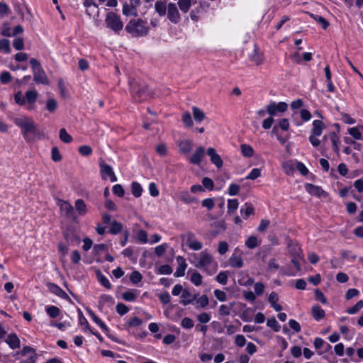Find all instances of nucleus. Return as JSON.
<instances>
[{"instance_id":"27","label":"nucleus","mask_w":363,"mask_h":363,"mask_svg":"<svg viewBox=\"0 0 363 363\" xmlns=\"http://www.w3.org/2000/svg\"><path fill=\"white\" fill-rule=\"evenodd\" d=\"M195 301H196L195 305H196V309L203 308L206 307L209 303L208 296L204 294L202 295L199 298L196 297V299Z\"/></svg>"},{"instance_id":"33","label":"nucleus","mask_w":363,"mask_h":363,"mask_svg":"<svg viewBox=\"0 0 363 363\" xmlns=\"http://www.w3.org/2000/svg\"><path fill=\"white\" fill-rule=\"evenodd\" d=\"M242 155L245 157H251L254 154V150L250 145L242 144L240 145Z\"/></svg>"},{"instance_id":"5","label":"nucleus","mask_w":363,"mask_h":363,"mask_svg":"<svg viewBox=\"0 0 363 363\" xmlns=\"http://www.w3.org/2000/svg\"><path fill=\"white\" fill-rule=\"evenodd\" d=\"M105 23L107 28L112 30L116 34H118L123 28V23L120 16L112 11L106 14Z\"/></svg>"},{"instance_id":"23","label":"nucleus","mask_w":363,"mask_h":363,"mask_svg":"<svg viewBox=\"0 0 363 363\" xmlns=\"http://www.w3.org/2000/svg\"><path fill=\"white\" fill-rule=\"evenodd\" d=\"M196 0H179L178 6L184 13H187L192 4H195Z\"/></svg>"},{"instance_id":"56","label":"nucleus","mask_w":363,"mask_h":363,"mask_svg":"<svg viewBox=\"0 0 363 363\" xmlns=\"http://www.w3.org/2000/svg\"><path fill=\"white\" fill-rule=\"evenodd\" d=\"M51 157L54 162H60L62 160L61 154L57 147L52 148Z\"/></svg>"},{"instance_id":"29","label":"nucleus","mask_w":363,"mask_h":363,"mask_svg":"<svg viewBox=\"0 0 363 363\" xmlns=\"http://www.w3.org/2000/svg\"><path fill=\"white\" fill-rule=\"evenodd\" d=\"M328 137L330 138V140L332 142L333 148L334 151L335 152L338 153V152H339V144H340V138H339V137L334 132L330 133L329 135H328Z\"/></svg>"},{"instance_id":"7","label":"nucleus","mask_w":363,"mask_h":363,"mask_svg":"<svg viewBox=\"0 0 363 363\" xmlns=\"http://www.w3.org/2000/svg\"><path fill=\"white\" fill-rule=\"evenodd\" d=\"M324 128L325 125L321 121H313V128L311 130V134L309 136V141L313 147H316L320 145V140L318 138V137L321 135Z\"/></svg>"},{"instance_id":"30","label":"nucleus","mask_w":363,"mask_h":363,"mask_svg":"<svg viewBox=\"0 0 363 363\" xmlns=\"http://www.w3.org/2000/svg\"><path fill=\"white\" fill-rule=\"evenodd\" d=\"M38 96V93L35 90H30L26 92L25 99L29 104H34Z\"/></svg>"},{"instance_id":"61","label":"nucleus","mask_w":363,"mask_h":363,"mask_svg":"<svg viewBox=\"0 0 363 363\" xmlns=\"http://www.w3.org/2000/svg\"><path fill=\"white\" fill-rule=\"evenodd\" d=\"M201 205L203 207H206L208 210H211L213 208V207L215 206V202H214L213 199L208 198V199H203L201 202Z\"/></svg>"},{"instance_id":"45","label":"nucleus","mask_w":363,"mask_h":363,"mask_svg":"<svg viewBox=\"0 0 363 363\" xmlns=\"http://www.w3.org/2000/svg\"><path fill=\"white\" fill-rule=\"evenodd\" d=\"M363 307V301H359L354 306L347 309L346 312L349 314H355Z\"/></svg>"},{"instance_id":"8","label":"nucleus","mask_w":363,"mask_h":363,"mask_svg":"<svg viewBox=\"0 0 363 363\" xmlns=\"http://www.w3.org/2000/svg\"><path fill=\"white\" fill-rule=\"evenodd\" d=\"M140 0H128V2L125 1L123 5V14L126 16H136L138 15L137 9L140 5Z\"/></svg>"},{"instance_id":"43","label":"nucleus","mask_w":363,"mask_h":363,"mask_svg":"<svg viewBox=\"0 0 363 363\" xmlns=\"http://www.w3.org/2000/svg\"><path fill=\"white\" fill-rule=\"evenodd\" d=\"M143 275L138 271H133L130 275V280L133 284L140 282Z\"/></svg>"},{"instance_id":"35","label":"nucleus","mask_w":363,"mask_h":363,"mask_svg":"<svg viewBox=\"0 0 363 363\" xmlns=\"http://www.w3.org/2000/svg\"><path fill=\"white\" fill-rule=\"evenodd\" d=\"M238 201L236 199H228V213L229 214H233L235 212V211L238 208Z\"/></svg>"},{"instance_id":"58","label":"nucleus","mask_w":363,"mask_h":363,"mask_svg":"<svg viewBox=\"0 0 363 363\" xmlns=\"http://www.w3.org/2000/svg\"><path fill=\"white\" fill-rule=\"evenodd\" d=\"M57 107V103L54 99H50L46 104V108L50 112H54Z\"/></svg>"},{"instance_id":"55","label":"nucleus","mask_w":363,"mask_h":363,"mask_svg":"<svg viewBox=\"0 0 363 363\" xmlns=\"http://www.w3.org/2000/svg\"><path fill=\"white\" fill-rule=\"evenodd\" d=\"M202 186L203 188H206L208 190H213L214 188V183L213 181L208 178V177H204L202 179Z\"/></svg>"},{"instance_id":"36","label":"nucleus","mask_w":363,"mask_h":363,"mask_svg":"<svg viewBox=\"0 0 363 363\" xmlns=\"http://www.w3.org/2000/svg\"><path fill=\"white\" fill-rule=\"evenodd\" d=\"M45 311L49 315V316L52 318L57 317L60 312V309L55 306H50L46 307Z\"/></svg>"},{"instance_id":"20","label":"nucleus","mask_w":363,"mask_h":363,"mask_svg":"<svg viewBox=\"0 0 363 363\" xmlns=\"http://www.w3.org/2000/svg\"><path fill=\"white\" fill-rule=\"evenodd\" d=\"M178 145L179 152L184 155H187L191 152L193 143L190 140H184L180 141Z\"/></svg>"},{"instance_id":"59","label":"nucleus","mask_w":363,"mask_h":363,"mask_svg":"<svg viewBox=\"0 0 363 363\" xmlns=\"http://www.w3.org/2000/svg\"><path fill=\"white\" fill-rule=\"evenodd\" d=\"M167 246L168 245L167 243H163L160 245L157 246L155 248V252L157 255V256L161 257L162 255H163L167 250Z\"/></svg>"},{"instance_id":"48","label":"nucleus","mask_w":363,"mask_h":363,"mask_svg":"<svg viewBox=\"0 0 363 363\" xmlns=\"http://www.w3.org/2000/svg\"><path fill=\"white\" fill-rule=\"evenodd\" d=\"M188 246L190 249L194 250H200L203 247L202 243L196 240H189L188 242Z\"/></svg>"},{"instance_id":"11","label":"nucleus","mask_w":363,"mask_h":363,"mask_svg":"<svg viewBox=\"0 0 363 363\" xmlns=\"http://www.w3.org/2000/svg\"><path fill=\"white\" fill-rule=\"evenodd\" d=\"M206 154L209 156L211 162L217 167L221 168L223 164V162L220 156L217 154L216 150L213 147L208 148Z\"/></svg>"},{"instance_id":"31","label":"nucleus","mask_w":363,"mask_h":363,"mask_svg":"<svg viewBox=\"0 0 363 363\" xmlns=\"http://www.w3.org/2000/svg\"><path fill=\"white\" fill-rule=\"evenodd\" d=\"M123 230V225L116 221V220H113L111 222V227L109 228V233L113 234V235H117L119 233H121Z\"/></svg>"},{"instance_id":"47","label":"nucleus","mask_w":363,"mask_h":363,"mask_svg":"<svg viewBox=\"0 0 363 363\" xmlns=\"http://www.w3.org/2000/svg\"><path fill=\"white\" fill-rule=\"evenodd\" d=\"M228 272H220L216 277V281L223 285L228 282Z\"/></svg>"},{"instance_id":"12","label":"nucleus","mask_w":363,"mask_h":363,"mask_svg":"<svg viewBox=\"0 0 363 363\" xmlns=\"http://www.w3.org/2000/svg\"><path fill=\"white\" fill-rule=\"evenodd\" d=\"M59 206L60 210L63 211L67 216L74 220L76 218L74 208L68 201L60 200Z\"/></svg>"},{"instance_id":"49","label":"nucleus","mask_w":363,"mask_h":363,"mask_svg":"<svg viewBox=\"0 0 363 363\" xmlns=\"http://www.w3.org/2000/svg\"><path fill=\"white\" fill-rule=\"evenodd\" d=\"M137 239L138 241L143 244H145L148 242L147 239V233L144 230H138L137 233Z\"/></svg>"},{"instance_id":"41","label":"nucleus","mask_w":363,"mask_h":363,"mask_svg":"<svg viewBox=\"0 0 363 363\" xmlns=\"http://www.w3.org/2000/svg\"><path fill=\"white\" fill-rule=\"evenodd\" d=\"M182 121L186 127H191L193 125V121L189 112L186 111L182 116Z\"/></svg>"},{"instance_id":"18","label":"nucleus","mask_w":363,"mask_h":363,"mask_svg":"<svg viewBox=\"0 0 363 363\" xmlns=\"http://www.w3.org/2000/svg\"><path fill=\"white\" fill-rule=\"evenodd\" d=\"M230 264L234 268H241L243 266V259L240 255L237 254V250L229 259Z\"/></svg>"},{"instance_id":"40","label":"nucleus","mask_w":363,"mask_h":363,"mask_svg":"<svg viewBox=\"0 0 363 363\" xmlns=\"http://www.w3.org/2000/svg\"><path fill=\"white\" fill-rule=\"evenodd\" d=\"M190 281L195 286H200L202 283V276L198 272H194L190 277Z\"/></svg>"},{"instance_id":"10","label":"nucleus","mask_w":363,"mask_h":363,"mask_svg":"<svg viewBox=\"0 0 363 363\" xmlns=\"http://www.w3.org/2000/svg\"><path fill=\"white\" fill-rule=\"evenodd\" d=\"M167 18L172 23L177 24L181 20V16L174 3H169L167 5Z\"/></svg>"},{"instance_id":"62","label":"nucleus","mask_w":363,"mask_h":363,"mask_svg":"<svg viewBox=\"0 0 363 363\" xmlns=\"http://www.w3.org/2000/svg\"><path fill=\"white\" fill-rule=\"evenodd\" d=\"M13 45L16 50H21L24 48V41L22 38H16L13 40Z\"/></svg>"},{"instance_id":"2","label":"nucleus","mask_w":363,"mask_h":363,"mask_svg":"<svg viewBox=\"0 0 363 363\" xmlns=\"http://www.w3.org/2000/svg\"><path fill=\"white\" fill-rule=\"evenodd\" d=\"M125 30L133 37H140L147 34L149 27L147 21L141 18H135L126 24Z\"/></svg>"},{"instance_id":"9","label":"nucleus","mask_w":363,"mask_h":363,"mask_svg":"<svg viewBox=\"0 0 363 363\" xmlns=\"http://www.w3.org/2000/svg\"><path fill=\"white\" fill-rule=\"evenodd\" d=\"M288 108V105L285 102H279L277 104L274 101L270 102L267 106V112L270 116H275L278 113H284Z\"/></svg>"},{"instance_id":"57","label":"nucleus","mask_w":363,"mask_h":363,"mask_svg":"<svg viewBox=\"0 0 363 363\" xmlns=\"http://www.w3.org/2000/svg\"><path fill=\"white\" fill-rule=\"evenodd\" d=\"M181 325L186 329H190L194 327V321L188 317H185L182 320Z\"/></svg>"},{"instance_id":"19","label":"nucleus","mask_w":363,"mask_h":363,"mask_svg":"<svg viewBox=\"0 0 363 363\" xmlns=\"http://www.w3.org/2000/svg\"><path fill=\"white\" fill-rule=\"evenodd\" d=\"M5 342L9 345V347L13 349H18L20 347V340L15 333L9 334L7 336Z\"/></svg>"},{"instance_id":"54","label":"nucleus","mask_w":363,"mask_h":363,"mask_svg":"<svg viewBox=\"0 0 363 363\" xmlns=\"http://www.w3.org/2000/svg\"><path fill=\"white\" fill-rule=\"evenodd\" d=\"M78 151L83 156H89L92 153V148L89 145H82L79 147Z\"/></svg>"},{"instance_id":"1","label":"nucleus","mask_w":363,"mask_h":363,"mask_svg":"<svg viewBox=\"0 0 363 363\" xmlns=\"http://www.w3.org/2000/svg\"><path fill=\"white\" fill-rule=\"evenodd\" d=\"M13 121L21 129L22 135L27 142L33 140L31 135H37L39 133L37 125L31 118L21 116L13 118Z\"/></svg>"},{"instance_id":"46","label":"nucleus","mask_w":363,"mask_h":363,"mask_svg":"<svg viewBox=\"0 0 363 363\" xmlns=\"http://www.w3.org/2000/svg\"><path fill=\"white\" fill-rule=\"evenodd\" d=\"M267 325L272 328L275 332L280 330L281 326L274 318H269L267 321Z\"/></svg>"},{"instance_id":"37","label":"nucleus","mask_w":363,"mask_h":363,"mask_svg":"<svg viewBox=\"0 0 363 363\" xmlns=\"http://www.w3.org/2000/svg\"><path fill=\"white\" fill-rule=\"evenodd\" d=\"M60 139L65 143H69L72 141V137L67 132L65 128L60 130Z\"/></svg>"},{"instance_id":"13","label":"nucleus","mask_w":363,"mask_h":363,"mask_svg":"<svg viewBox=\"0 0 363 363\" xmlns=\"http://www.w3.org/2000/svg\"><path fill=\"white\" fill-rule=\"evenodd\" d=\"M205 155V148L200 146L196 148L194 153L189 157V162L194 164H199Z\"/></svg>"},{"instance_id":"38","label":"nucleus","mask_w":363,"mask_h":363,"mask_svg":"<svg viewBox=\"0 0 363 363\" xmlns=\"http://www.w3.org/2000/svg\"><path fill=\"white\" fill-rule=\"evenodd\" d=\"M245 208H242L240 209V213L244 214L243 217L245 219H247L250 215L254 213V208L251 204L245 203Z\"/></svg>"},{"instance_id":"17","label":"nucleus","mask_w":363,"mask_h":363,"mask_svg":"<svg viewBox=\"0 0 363 363\" xmlns=\"http://www.w3.org/2000/svg\"><path fill=\"white\" fill-rule=\"evenodd\" d=\"M198 295L194 294L192 295L189 291L184 290L181 295L182 300L180 301V303L186 306L190 303H193V302L196 299Z\"/></svg>"},{"instance_id":"25","label":"nucleus","mask_w":363,"mask_h":363,"mask_svg":"<svg viewBox=\"0 0 363 363\" xmlns=\"http://www.w3.org/2000/svg\"><path fill=\"white\" fill-rule=\"evenodd\" d=\"M75 208L81 216H84L86 212V205L83 199H79L75 201Z\"/></svg>"},{"instance_id":"34","label":"nucleus","mask_w":363,"mask_h":363,"mask_svg":"<svg viewBox=\"0 0 363 363\" xmlns=\"http://www.w3.org/2000/svg\"><path fill=\"white\" fill-rule=\"evenodd\" d=\"M131 192L135 197H136V198L140 197L143 192V188H142L141 185L137 182H132Z\"/></svg>"},{"instance_id":"21","label":"nucleus","mask_w":363,"mask_h":363,"mask_svg":"<svg viewBox=\"0 0 363 363\" xmlns=\"http://www.w3.org/2000/svg\"><path fill=\"white\" fill-rule=\"evenodd\" d=\"M311 313L313 318L315 320H320L325 315V312L318 305H315L312 307Z\"/></svg>"},{"instance_id":"4","label":"nucleus","mask_w":363,"mask_h":363,"mask_svg":"<svg viewBox=\"0 0 363 363\" xmlns=\"http://www.w3.org/2000/svg\"><path fill=\"white\" fill-rule=\"evenodd\" d=\"M130 90L133 97L138 102L145 101L153 96V92L149 90L147 85L140 82H132Z\"/></svg>"},{"instance_id":"60","label":"nucleus","mask_w":363,"mask_h":363,"mask_svg":"<svg viewBox=\"0 0 363 363\" xmlns=\"http://www.w3.org/2000/svg\"><path fill=\"white\" fill-rule=\"evenodd\" d=\"M197 320L201 323H207L210 321L211 320V315L206 313V312H203V313H201L200 314H199L197 315Z\"/></svg>"},{"instance_id":"6","label":"nucleus","mask_w":363,"mask_h":363,"mask_svg":"<svg viewBox=\"0 0 363 363\" xmlns=\"http://www.w3.org/2000/svg\"><path fill=\"white\" fill-rule=\"evenodd\" d=\"M30 64L33 72V79L36 83L48 84V77L42 68L40 62L35 58L30 60Z\"/></svg>"},{"instance_id":"51","label":"nucleus","mask_w":363,"mask_h":363,"mask_svg":"<svg viewBox=\"0 0 363 363\" xmlns=\"http://www.w3.org/2000/svg\"><path fill=\"white\" fill-rule=\"evenodd\" d=\"M98 279L100 284L104 286L106 289H110L111 288V284L109 280L103 274H98Z\"/></svg>"},{"instance_id":"63","label":"nucleus","mask_w":363,"mask_h":363,"mask_svg":"<svg viewBox=\"0 0 363 363\" xmlns=\"http://www.w3.org/2000/svg\"><path fill=\"white\" fill-rule=\"evenodd\" d=\"M14 100H15V102L20 106H23L26 103L25 96H23V94L21 91H18L14 95Z\"/></svg>"},{"instance_id":"44","label":"nucleus","mask_w":363,"mask_h":363,"mask_svg":"<svg viewBox=\"0 0 363 363\" xmlns=\"http://www.w3.org/2000/svg\"><path fill=\"white\" fill-rule=\"evenodd\" d=\"M179 199L186 203H191L195 201L194 198H193L188 191L181 192Z\"/></svg>"},{"instance_id":"64","label":"nucleus","mask_w":363,"mask_h":363,"mask_svg":"<svg viewBox=\"0 0 363 363\" xmlns=\"http://www.w3.org/2000/svg\"><path fill=\"white\" fill-rule=\"evenodd\" d=\"M11 79V75L9 72L5 71L0 74V82L4 84L9 83Z\"/></svg>"},{"instance_id":"14","label":"nucleus","mask_w":363,"mask_h":363,"mask_svg":"<svg viewBox=\"0 0 363 363\" xmlns=\"http://www.w3.org/2000/svg\"><path fill=\"white\" fill-rule=\"evenodd\" d=\"M47 286L51 293L65 300L69 299V296L58 285L54 283H48Z\"/></svg>"},{"instance_id":"53","label":"nucleus","mask_w":363,"mask_h":363,"mask_svg":"<svg viewBox=\"0 0 363 363\" xmlns=\"http://www.w3.org/2000/svg\"><path fill=\"white\" fill-rule=\"evenodd\" d=\"M261 176V169L259 168H254L246 177V179H256Z\"/></svg>"},{"instance_id":"26","label":"nucleus","mask_w":363,"mask_h":363,"mask_svg":"<svg viewBox=\"0 0 363 363\" xmlns=\"http://www.w3.org/2000/svg\"><path fill=\"white\" fill-rule=\"evenodd\" d=\"M192 113L194 120L199 123H201L206 117L204 112L196 106L192 107Z\"/></svg>"},{"instance_id":"15","label":"nucleus","mask_w":363,"mask_h":363,"mask_svg":"<svg viewBox=\"0 0 363 363\" xmlns=\"http://www.w3.org/2000/svg\"><path fill=\"white\" fill-rule=\"evenodd\" d=\"M305 189L308 194L316 196L318 197H321L326 195L325 191L321 187L313 185L312 184H306L305 185Z\"/></svg>"},{"instance_id":"16","label":"nucleus","mask_w":363,"mask_h":363,"mask_svg":"<svg viewBox=\"0 0 363 363\" xmlns=\"http://www.w3.org/2000/svg\"><path fill=\"white\" fill-rule=\"evenodd\" d=\"M177 262L178 263V267L174 272V275L176 277H183L185 274V270L187 267V264L186 263L185 259L182 256H178L177 257Z\"/></svg>"},{"instance_id":"39","label":"nucleus","mask_w":363,"mask_h":363,"mask_svg":"<svg viewBox=\"0 0 363 363\" xmlns=\"http://www.w3.org/2000/svg\"><path fill=\"white\" fill-rule=\"evenodd\" d=\"M137 296L138 294L133 291H128L122 294V298L126 301H134Z\"/></svg>"},{"instance_id":"24","label":"nucleus","mask_w":363,"mask_h":363,"mask_svg":"<svg viewBox=\"0 0 363 363\" xmlns=\"http://www.w3.org/2000/svg\"><path fill=\"white\" fill-rule=\"evenodd\" d=\"M155 9L160 16H164L167 11V6L163 1H157L155 4Z\"/></svg>"},{"instance_id":"50","label":"nucleus","mask_w":363,"mask_h":363,"mask_svg":"<svg viewBox=\"0 0 363 363\" xmlns=\"http://www.w3.org/2000/svg\"><path fill=\"white\" fill-rule=\"evenodd\" d=\"M233 304H230V306L228 305H221L219 307L218 313L220 315H229L230 313V311L233 308Z\"/></svg>"},{"instance_id":"28","label":"nucleus","mask_w":363,"mask_h":363,"mask_svg":"<svg viewBox=\"0 0 363 363\" xmlns=\"http://www.w3.org/2000/svg\"><path fill=\"white\" fill-rule=\"evenodd\" d=\"M101 174L104 179H106V176L109 177L113 173L112 167L105 163L100 164Z\"/></svg>"},{"instance_id":"3","label":"nucleus","mask_w":363,"mask_h":363,"mask_svg":"<svg viewBox=\"0 0 363 363\" xmlns=\"http://www.w3.org/2000/svg\"><path fill=\"white\" fill-rule=\"evenodd\" d=\"M194 266L202 269L208 275L213 274L218 269V263L213 259L212 256L206 251H202L200 253V258L194 263Z\"/></svg>"},{"instance_id":"22","label":"nucleus","mask_w":363,"mask_h":363,"mask_svg":"<svg viewBox=\"0 0 363 363\" xmlns=\"http://www.w3.org/2000/svg\"><path fill=\"white\" fill-rule=\"evenodd\" d=\"M348 133L354 139L363 140V126L350 128Z\"/></svg>"},{"instance_id":"42","label":"nucleus","mask_w":363,"mask_h":363,"mask_svg":"<svg viewBox=\"0 0 363 363\" xmlns=\"http://www.w3.org/2000/svg\"><path fill=\"white\" fill-rule=\"evenodd\" d=\"M0 50H4L5 53H10L11 49L10 47V41L7 39L0 40Z\"/></svg>"},{"instance_id":"32","label":"nucleus","mask_w":363,"mask_h":363,"mask_svg":"<svg viewBox=\"0 0 363 363\" xmlns=\"http://www.w3.org/2000/svg\"><path fill=\"white\" fill-rule=\"evenodd\" d=\"M261 243V240H258L257 238L255 236H250L245 241V245L249 249H254L256 247L259 246Z\"/></svg>"},{"instance_id":"52","label":"nucleus","mask_w":363,"mask_h":363,"mask_svg":"<svg viewBox=\"0 0 363 363\" xmlns=\"http://www.w3.org/2000/svg\"><path fill=\"white\" fill-rule=\"evenodd\" d=\"M289 252L293 257H301V247L298 245H289Z\"/></svg>"}]
</instances>
